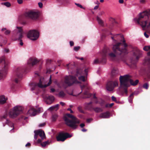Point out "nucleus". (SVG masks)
Wrapping results in <instances>:
<instances>
[{"mask_svg":"<svg viewBox=\"0 0 150 150\" xmlns=\"http://www.w3.org/2000/svg\"><path fill=\"white\" fill-rule=\"evenodd\" d=\"M1 4L2 5H4L8 7H9L11 5L10 3L8 2L2 3Z\"/></svg>","mask_w":150,"mask_h":150,"instance_id":"nucleus-35","label":"nucleus"},{"mask_svg":"<svg viewBox=\"0 0 150 150\" xmlns=\"http://www.w3.org/2000/svg\"><path fill=\"white\" fill-rule=\"evenodd\" d=\"M96 19L99 24L102 26L103 25V21L98 16H97Z\"/></svg>","mask_w":150,"mask_h":150,"instance_id":"nucleus-28","label":"nucleus"},{"mask_svg":"<svg viewBox=\"0 0 150 150\" xmlns=\"http://www.w3.org/2000/svg\"><path fill=\"white\" fill-rule=\"evenodd\" d=\"M17 1L18 4H21L23 3V0H17Z\"/></svg>","mask_w":150,"mask_h":150,"instance_id":"nucleus-48","label":"nucleus"},{"mask_svg":"<svg viewBox=\"0 0 150 150\" xmlns=\"http://www.w3.org/2000/svg\"><path fill=\"white\" fill-rule=\"evenodd\" d=\"M35 131L37 133L36 134H38V135H39L41 138L42 140H43L44 139L46 138L45 134L44 131L40 129L36 130Z\"/></svg>","mask_w":150,"mask_h":150,"instance_id":"nucleus-20","label":"nucleus"},{"mask_svg":"<svg viewBox=\"0 0 150 150\" xmlns=\"http://www.w3.org/2000/svg\"><path fill=\"white\" fill-rule=\"evenodd\" d=\"M0 42H2L4 44H5L7 42L6 39L0 35Z\"/></svg>","mask_w":150,"mask_h":150,"instance_id":"nucleus-27","label":"nucleus"},{"mask_svg":"<svg viewBox=\"0 0 150 150\" xmlns=\"http://www.w3.org/2000/svg\"><path fill=\"white\" fill-rule=\"evenodd\" d=\"M119 74V72L118 69L116 68H114L111 71V77L112 78H114L118 76Z\"/></svg>","mask_w":150,"mask_h":150,"instance_id":"nucleus-21","label":"nucleus"},{"mask_svg":"<svg viewBox=\"0 0 150 150\" xmlns=\"http://www.w3.org/2000/svg\"><path fill=\"white\" fill-rule=\"evenodd\" d=\"M67 110L68 111H70V113H74L73 111L71 110V109L70 108H68Z\"/></svg>","mask_w":150,"mask_h":150,"instance_id":"nucleus-53","label":"nucleus"},{"mask_svg":"<svg viewBox=\"0 0 150 150\" xmlns=\"http://www.w3.org/2000/svg\"><path fill=\"white\" fill-rule=\"evenodd\" d=\"M24 71V69L22 67H18L16 69L15 71L16 75L14 79V81L16 83H18L21 80Z\"/></svg>","mask_w":150,"mask_h":150,"instance_id":"nucleus-9","label":"nucleus"},{"mask_svg":"<svg viewBox=\"0 0 150 150\" xmlns=\"http://www.w3.org/2000/svg\"><path fill=\"white\" fill-rule=\"evenodd\" d=\"M59 104H57L54 106L50 107L49 108V110L51 111L54 110L56 111L59 109Z\"/></svg>","mask_w":150,"mask_h":150,"instance_id":"nucleus-24","label":"nucleus"},{"mask_svg":"<svg viewBox=\"0 0 150 150\" xmlns=\"http://www.w3.org/2000/svg\"><path fill=\"white\" fill-rule=\"evenodd\" d=\"M86 107L87 109L91 111H93L94 108L92 102L86 103Z\"/></svg>","mask_w":150,"mask_h":150,"instance_id":"nucleus-23","label":"nucleus"},{"mask_svg":"<svg viewBox=\"0 0 150 150\" xmlns=\"http://www.w3.org/2000/svg\"><path fill=\"white\" fill-rule=\"evenodd\" d=\"M8 62L5 60L4 56H2L0 59V79L5 77L8 68Z\"/></svg>","mask_w":150,"mask_h":150,"instance_id":"nucleus-5","label":"nucleus"},{"mask_svg":"<svg viewBox=\"0 0 150 150\" xmlns=\"http://www.w3.org/2000/svg\"><path fill=\"white\" fill-rule=\"evenodd\" d=\"M134 93H132L128 98V100L130 103H132V100L134 98Z\"/></svg>","mask_w":150,"mask_h":150,"instance_id":"nucleus-29","label":"nucleus"},{"mask_svg":"<svg viewBox=\"0 0 150 150\" xmlns=\"http://www.w3.org/2000/svg\"><path fill=\"white\" fill-rule=\"evenodd\" d=\"M85 126V125L84 123H81L80 125V127L82 128H83Z\"/></svg>","mask_w":150,"mask_h":150,"instance_id":"nucleus-52","label":"nucleus"},{"mask_svg":"<svg viewBox=\"0 0 150 150\" xmlns=\"http://www.w3.org/2000/svg\"><path fill=\"white\" fill-rule=\"evenodd\" d=\"M70 1V0H63L62 3L64 5H66L69 4Z\"/></svg>","mask_w":150,"mask_h":150,"instance_id":"nucleus-34","label":"nucleus"},{"mask_svg":"<svg viewBox=\"0 0 150 150\" xmlns=\"http://www.w3.org/2000/svg\"><path fill=\"white\" fill-rule=\"evenodd\" d=\"M78 78L79 80L83 81H84L86 80L85 77L84 76H81L79 77Z\"/></svg>","mask_w":150,"mask_h":150,"instance_id":"nucleus-36","label":"nucleus"},{"mask_svg":"<svg viewBox=\"0 0 150 150\" xmlns=\"http://www.w3.org/2000/svg\"><path fill=\"white\" fill-rule=\"evenodd\" d=\"M85 87H86V86L85 85H83L81 86V89L82 90L84 89L85 88Z\"/></svg>","mask_w":150,"mask_h":150,"instance_id":"nucleus-59","label":"nucleus"},{"mask_svg":"<svg viewBox=\"0 0 150 150\" xmlns=\"http://www.w3.org/2000/svg\"><path fill=\"white\" fill-rule=\"evenodd\" d=\"M50 90H51L50 92H51V93L54 92L55 91V89L54 88H51Z\"/></svg>","mask_w":150,"mask_h":150,"instance_id":"nucleus-55","label":"nucleus"},{"mask_svg":"<svg viewBox=\"0 0 150 150\" xmlns=\"http://www.w3.org/2000/svg\"><path fill=\"white\" fill-rule=\"evenodd\" d=\"M66 124L73 129H75L78 127L80 120L73 115L69 113L66 114L64 117Z\"/></svg>","mask_w":150,"mask_h":150,"instance_id":"nucleus-3","label":"nucleus"},{"mask_svg":"<svg viewBox=\"0 0 150 150\" xmlns=\"http://www.w3.org/2000/svg\"><path fill=\"white\" fill-rule=\"evenodd\" d=\"M96 113H99L103 111L102 109L100 107H96L94 108L93 110Z\"/></svg>","mask_w":150,"mask_h":150,"instance_id":"nucleus-26","label":"nucleus"},{"mask_svg":"<svg viewBox=\"0 0 150 150\" xmlns=\"http://www.w3.org/2000/svg\"><path fill=\"white\" fill-rule=\"evenodd\" d=\"M25 16L26 17L33 20H36L39 17V13L37 11H28L25 13Z\"/></svg>","mask_w":150,"mask_h":150,"instance_id":"nucleus-14","label":"nucleus"},{"mask_svg":"<svg viewBox=\"0 0 150 150\" xmlns=\"http://www.w3.org/2000/svg\"><path fill=\"white\" fill-rule=\"evenodd\" d=\"M119 2L120 4H123L124 2L123 0H119Z\"/></svg>","mask_w":150,"mask_h":150,"instance_id":"nucleus-60","label":"nucleus"},{"mask_svg":"<svg viewBox=\"0 0 150 150\" xmlns=\"http://www.w3.org/2000/svg\"><path fill=\"white\" fill-rule=\"evenodd\" d=\"M142 52L138 49H135L133 52V55L135 58H131V62L134 64L139 59L142 55Z\"/></svg>","mask_w":150,"mask_h":150,"instance_id":"nucleus-12","label":"nucleus"},{"mask_svg":"<svg viewBox=\"0 0 150 150\" xmlns=\"http://www.w3.org/2000/svg\"><path fill=\"white\" fill-rule=\"evenodd\" d=\"M49 144L48 141H45L41 144V145L42 147H45L47 144Z\"/></svg>","mask_w":150,"mask_h":150,"instance_id":"nucleus-38","label":"nucleus"},{"mask_svg":"<svg viewBox=\"0 0 150 150\" xmlns=\"http://www.w3.org/2000/svg\"><path fill=\"white\" fill-rule=\"evenodd\" d=\"M120 83V87L123 90L124 92L127 96V88L130 86L129 83L133 86L136 85L139 82L138 80H136L134 82L130 79L129 76L126 75L123 76H120L119 78Z\"/></svg>","mask_w":150,"mask_h":150,"instance_id":"nucleus-2","label":"nucleus"},{"mask_svg":"<svg viewBox=\"0 0 150 150\" xmlns=\"http://www.w3.org/2000/svg\"><path fill=\"white\" fill-rule=\"evenodd\" d=\"M72 136L68 133L61 132L56 137L57 141H64L67 138H70Z\"/></svg>","mask_w":150,"mask_h":150,"instance_id":"nucleus-13","label":"nucleus"},{"mask_svg":"<svg viewBox=\"0 0 150 150\" xmlns=\"http://www.w3.org/2000/svg\"><path fill=\"white\" fill-rule=\"evenodd\" d=\"M107 50L106 49H104L101 54L102 58L100 59H96L94 61V63L97 64L99 63L105 64L106 61V56L107 55Z\"/></svg>","mask_w":150,"mask_h":150,"instance_id":"nucleus-10","label":"nucleus"},{"mask_svg":"<svg viewBox=\"0 0 150 150\" xmlns=\"http://www.w3.org/2000/svg\"><path fill=\"white\" fill-rule=\"evenodd\" d=\"M2 31H5L4 32V34L6 35H7L10 34L11 32L10 30H6V29L5 28H3L1 29Z\"/></svg>","mask_w":150,"mask_h":150,"instance_id":"nucleus-32","label":"nucleus"},{"mask_svg":"<svg viewBox=\"0 0 150 150\" xmlns=\"http://www.w3.org/2000/svg\"><path fill=\"white\" fill-rule=\"evenodd\" d=\"M84 95L86 96H85L84 98H88L91 97L92 94L91 93H90L88 91H86L84 93Z\"/></svg>","mask_w":150,"mask_h":150,"instance_id":"nucleus-31","label":"nucleus"},{"mask_svg":"<svg viewBox=\"0 0 150 150\" xmlns=\"http://www.w3.org/2000/svg\"><path fill=\"white\" fill-rule=\"evenodd\" d=\"M5 52L6 53H8L9 52V50L8 49H5L4 50Z\"/></svg>","mask_w":150,"mask_h":150,"instance_id":"nucleus-62","label":"nucleus"},{"mask_svg":"<svg viewBox=\"0 0 150 150\" xmlns=\"http://www.w3.org/2000/svg\"><path fill=\"white\" fill-rule=\"evenodd\" d=\"M6 124L8 125L11 126V127H13V124L9 120H7L6 122Z\"/></svg>","mask_w":150,"mask_h":150,"instance_id":"nucleus-37","label":"nucleus"},{"mask_svg":"<svg viewBox=\"0 0 150 150\" xmlns=\"http://www.w3.org/2000/svg\"><path fill=\"white\" fill-rule=\"evenodd\" d=\"M118 85V82L117 81H112L108 82L106 86L107 90L109 91H112L114 88Z\"/></svg>","mask_w":150,"mask_h":150,"instance_id":"nucleus-15","label":"nucleus"},{"mask_svg":"<svg viewBox=\"0 0 150 150\" xmlns=\"http://www.w3.org/2000/svg\"><path fill=\"white\" fill-rule=\"evenodd\" d=\"M92 120L91 119H88L87 120V122H89Z\"/></svg>","mask_w":150,"mask_h":150,"instance_id":"nucleus-63","label":"nucleus"},{"mask_svg":"<svg viewBox=\"0 0 150 150\" xmlns=\"http://www.w3.org/2000/svg\"><path fill=\"white\" fill-rule=\"evenodd\" d=\"M52 77L50 76V81L47 84L43 85L42 84V82L41 80L40 79L39 80V83H32L30 84V86L31 87V90L33 91L34 90L37 91H39L40 88H46L50 85L52 83Z\"/></svg>","mask_w":150,"mask_h":150,"instance_id":"nucleus-6","label":"nucleus"},{"mask_svg":"<svg viewBox=\"0 0 150 150\" xmlns=\"http://www.w3.org/2000/svg\"><path fill=\"white\" fill-rule=\"evenodd\" d=\"M69 43L71 46H72L74 45V42L72 41H70L69 42Z\"/></svg>","mask_w":150,"mask_h":150,"instance_id":"nucleus-51","label":"nucleus"},{"mask_svg":"<svg viewBox=\"0 0 150 150\" xmlns=\"http://www.w3.org/2000/svg\"><path fill=\"white\" fill-rule=\"evenodd\" d=\"M143 50L146 51H150V46H145L143 48Z\"/></svg>","mask_w":150,"mask_h":150,"instance_id":"nucleus-39","label":"nucleus"},{"mask_svg":"<svg viewBox=\"0 0 150 150\" xmlns=\"http://www.w3.org/2000/svg\"><path fill=\"white\" fill-rule=\"evenodd\" d=\"M39 7L40 8H42V7L43 4L41 2H39L38 3Z\"/></svg>","mask_w":150,"mask_h":150,"instance_id":"nucleus-49","label":"nucleus"},{"mask_svg":"<svg viewBox=\"0 0 150 150\" xmlns=\"http://www.w3.org/2000/svg\"><path fill=\"white\" fill-rule=\"evenodd\" d=\"M138 24L142 26L143 28L146 27L148 28L150 27V15H147L144 13H141L139 17L137 20Z\"/></svg>","mask_w":150,"mask_h":150,"instance_id":"nucleus-4","label":"nucleus"},{"mask_svg":"<svg viewBox=\"0 0 150 150\" xmlns=\"http://www.w3.org/2000/svg\"><path fill=\"white\" fill-rule=\"evenodd\" d=\"M99 104L102 106L105 104V101L103 100H101L100 101H99Z\"/></svg>","mask_w":150,"mask_h":150,"instance_id":"nucleus-41","label":"nucleus"},{"mask_svg":"<svg viewBox=\"0 0 150 150\" xmlns=\"http://www.w3.org/2000/svg\"><path fill=\"white\" fill-rule=\"evenodd\" d=\"M143 87L146 89H148L149 87L148 84V83H146L143 85Z\"/></svg>","mask_w":150,"mask_h":150,"instance_id":"nucleus-43","label":"nucleus"},{"mask_svg":"<svg viewBox=\"0 0 150 150\" xmlns=\"http://www.w3.org/2000/svg\"><path fill=\"white\" fill-rule=\"evenodd\" d=\"M80 48V46L75 47H74V50L76 51H78Z\"/></svg>","mask_w":150,"mask_h":150,"instance_id":"nucleus-44","label":"nucleus"},{"mask_svg":"<svg viewBox=\"0 0 150 150\" xmlns=\"http://www.w3.org/2000/svg\"><path fill=\"white\" fill-rule=\"evenodd\" d=\"M104 12L103 11H101L100 13H99V16H101L103 14H104Z\"/></svg>","mask_w":150,"mask_h":150,"instance_id":"nucleus-58","label":"nucleus"},{"mask_svg":"<svg viewBox=\"0 0 150 150\" xmlns=\"http://www.w3.org/2000/svg\"><path fill=\"white\" fill-rule=\"evenodd\" d=\"M23 110L21 107L16 106L15 107L13 110H10L9 112V115L11 118L15 117L21 113Z\"/></svg>","mask_w":150,"mask_h":150,"instance_id":"nucleus-7","label":"nucleus"},{"mask_svg":"<svg viewBox=\"0 0 150 150\" xmlns=\"http://www.w3.org/2000/svg\"><path fill=\"white\" fill-rule=\"evenodd\" d=\"M45 123H41L39 124V126L40 127H44L45 126Z\"/></svg>","mask_w":150,"mask_h":150,"instance_id":"nucleus-47","label":"nucleus"},{"mask_svg":"<svg viewBox=\"0 0 150 150\" xmlns=\"http://www.w3.org/2000/svg\"><path fill=\"white\" fill-rule=\"evenodd\" d=\"M75 4L78 7H80L81 8L83 9H85V8L83 7V6L80 4H77L76 3H75Z\"/></svg>","mask_w":150,"mask_h":150,"instance_id":"nucleus-42","label":"nucleus"},{"mask_svg":"<svg viewBox=\"0 0 150 150\" xmlns=\"http://www.w3.org/2000/svg\"><path fill=\"white\" fill-rule=\"evenodd\" d=\"M6 99L5 98L4 96H0V103L3 104L6 102Z\"/></svg>","mask_w":150,"mask_h":150,"instance_id":"nucleus-25","label":"nucleus"},{"mask_svg":"<svg viewBox=\"0 0 150 150\" xmlns=\"http://www.w3.org/2000/svg\"><path fill=\"white\" fill-rule=\"evenodd\" d=\"M110 113L109 112L107 111L105 112L101 113L99 117L101 118H108L110 117Z\"/></svg>","mask_w":150,"mask_h":150,"instance_id":"nucleus-22","label":"nucleus"},{"mask_svg":"<svg viewBox=\"0 0 150 150\" xmlns=\"http://www.w3.org/2000/svg\"><path fill=\"white\" fill-rule=\"evenodd\" d=\"M65 83L70 86L74 83H79L80 82L77 81L76 77L73 76H67L65 78Z\"/></svg>","mask_w":150,"mask_h":150,"instance_id":"nucleus-8","label":"nucleus"},{"mask_svg":"<svg viewBox=\"0 0 150 150\" xmlns=\"http://www.w3.org/2000/svg\"><path fill=\"white\" fill-rule=\"evenodd\" d=\"M28 38L33 40H36L39 36V33L38 31L33 30H29L27 34Z\"/></svg>","mask_w":150,"mask_h":150,"instance_id":"nucleus-11","label":"nucleus"},{"mask_svg":"<svg viewBox=\"0 0 150 150\" xmlns=\"http://www.w3.org/2000/svg\"><path fill=\"white\" fill-rule=\"evenodd\" d=\"M110 21L112 22V24L116 23V21L115 19L112 18H110Z\"/></svg>","mask_w":150,"mask_h":150,"instance_id":"nucleus-45","label":"nucleus"},{"mask_svg":"<svg viewBox=\"0 0 150 150\" xmlns=\"http://www.w3.org/2000/svg\"><path fill=\"white\" fill-rule=\"evenodd\" d=\"M45 99V102L47 104H49L52 103L54 100V96L52 95L46 96Z\"/></svg>","mask_w":150,"mask_h":150,"instance_id":"nucleus-17","label":"nucleus"},{"mask_svg":"<svg viewBox=\"0 0 150 150\" xmlns=\"http://www.w3.org/2000/svg\"><path fill=\"white\" fill-rule=\"evenodd\" d=\"M60 103L62 106H64L65 104V103L62 102H61Z\"/></svg>","mask_w":150,"mask_h":150,"instance_id":"nucleus-64","label":"nucleus"},{"mask_svg":"<svg viewBox=\"0 0 150 150\" xmlns=\"http://www.w3.org/2000/svg\"><path fill=\"white\" fill-rule=\"evenodd\" d=\"M31 145V144H30V143H27L26 145H25V146L27 147V146H30Z\"/></svg>","mask_w":150,"mask_h":150,"instance_id":"nucleus-57","label":"nucleus"},{"mask_svg":"<svg viewBox=\"0 0 150 150\" xmlns=\"http://www.w3.org/2000/svg\"><path fill=\"white\" fill-rule=\"evenodd\" d=\"M144 35L145 37L146 38H148L149 37V36L148 35H147L146 32L144 33Z\"/></svg>","mask_w":150,"mask_h":150,"instance_id":"nucleus-56","label":"nucleus"},{"mask_svg":"<svg viewBox=\"0 0 150 150\" xmlns=\"http://www.w3.org/2000/svg\"><path fill=\"white\" fill-rule=\"evenodd\" d=\"M65 94L62 91H60L58 94L59 97L60 98H63L65 96Z\"/></svg>","mask_w":150,"mask_h":150,"instance_id":"nucleus-33","label":"nucleus"},{"mask_svg":"<svg viewBox=\"0 0 150 150\" xmlns=\"http://www.w3.org/2000/svg\"><path fill=\"white\" fill-rule=\"evenodd\" d=\"M39 111V108H38V110H36L34 108H32L28 110V113L30 115L35 116L36 115L37 113Z\"/></svg>","mask_w":150,"mask_h":150,"instance_id":"nucleus-19","label":"nucleus"},{"mask_svg":"<svg viewBox=\"0 0 150 150\" xmlns=\"http://www.w3.org/2000/svg\"><path fill=\"white\" fill-rule=\"evenodd\" d=\"M145 62L150 66V58H148L145 59Z\"/></svg>","mask_w":150,"mask_h":150,"instance_id":"nucleus-40","label":"nucleus"},{"mask_svg":"<svg viewBox=\"0 0 150 150\" xmlns=\"http://www.w3.org/2000/svg\"><path fill=\"white\" fill-rule=\"evenodd\" d=\"M58 115L56 113L53 114L52 115V120L53 121H55L57 120Z\"/></svg>","mask_w":150,"mask_h":150,"instance_id":"nucleus-30","label":"nucleus"},{"mask_svg":"<svg viewBox=\"0 0 150 150\" xmlns=\"http://www.w3.org/2000/svg\"><path fill=\"white\" fill-rule=\"evenodd\" d=\"M114 104V103H111L110 104H109V108H111V107H112V106Z\"/></svg>","mask_w":150,"mask_h":150,"instance_id":"nucleus-61","label":"nucleus"},{"mask_svg":"<svg viewBox=\"0 0 150 150\" xmlns=\"http://www.w3.org/2000/svg\"><path fill=\"white\" fill-rule=\"evenodd\" d=\"M34 132L35 133V135H34V138L35 139H36L37 138V137H38V134H36L37 133H36V131L35 130Z\"/></svg>","mask_w":150,"mask_h":150,"instance_id":"nucleus-46","label":"nucleus"},{"mask_svg":"<svg viewBox=\"0 0 150 150\" xmlns=\"http://www.w3.org/2000/svg\"><path fill=\"white\" fill-rule=\"evenodd\" d=\"M120 38L123 40L122 42H119L114 45L113 47V52H111L108 54V57L111 60L113 61L119 62L121 61H125V56L128 52L127 48L128 45L125 42L123 36L119 34L114 35L112 37V39L113 40H116L114 38L117 40Z\"/></svg>","mask_w":150,"mask_h":150,"instance_id":"nucleus-1","label":"nucleus"},{"mask_svg":"<svg viewBox=\"0 0 150 150\" xmlns=\"http://www.w3.org/2000/svg\"><path fill=\"white\" fill-rule=\"evenodd\" d=\"M111 99L112 100L115 101L116 100V99L115 97L113 96H112L111 97Z\"/></svg>","mask_w":150,"mask_h":150,"instance_id":"nucleus-50","label":"nucleus"},{"mask_svg":"<svg viewBox=\"0 0 150 150\" xmlns=\"http://www.w3.org/2000/svg\"><path fill=\"white\" fill-rule=\"evenodd\" d=\"M39 61L36 58L34 57H31L28 60V64L29 65L32 66L33 67Z\"/></svg>","mask_w":150,"mask_h":150,"instance_id":"nucleus-18","label":"nucleus"},{"mask_svg":"<svg viewBox=\"0 0 150 150\" xmlns=\"http://www.w3.org/2000/svg\"><path fill=\"white\" fill-rule=\"evenodd\" d=\"M88 68L86 69H84V72L85 73V74L86 75L88 72Z\"/></svg>","mask_w":150,"mask_h":150,"instance_id":"nucleus-54","label":"nucleus"},{"mask_svg":"<svg viewBox=\"0 0 150 150\" xmlns=\"http://www.w3.org/2000/svg\"><path fill=\"white\" fill-rule=\"evenodd\" d=\"M17 28L18 29L16 35L17 37H18V40L20 42L19 44L21 46H23V43L22 42V40H21V39L23 37V32L22 29V27H17Z\"/></svg>","mask_w":150,"mask_h":150,"instance_id":"nucleus-16","label":"nucleus"}]
</instances>
